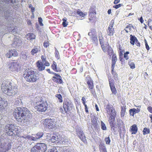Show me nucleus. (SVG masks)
Returning a JSON list of instances; mask_svg holds the SVG:
<instances>
[{
  "instance_id": "1",
  "label": "nucleus",
  "mask_w": 152,
  "mask_h": 152,
  "mask_svg": "<svg viewBox=\"0 0 152 152\" xmlns=\"http://www.w3.org/2000/svg\"><path fill=\"white\" fill-rule=\"evenodd\" d=\"M13 114L18 121L25 124V125L29 121V119L31 116L30 112L28 110L23 107H18L15 109Z\"/></svg>"
},
{
  "instance_id": "2",
  "label": "nucleus",
  "mask_w": 152,
  "mask_h": 152,
  "mask_svg": "<svg viewBox=\"0 0 152 152\" xmlns=\"http://www.w3.org/2000/svg\"><path fill=\"white\" fill-rule=\"evenodd\" d=\"M23 76L26 80L29 82L34 83L39 79L37 72L28 69L23 72Z\"/></svg>"
},
{
  "instance_id": "3",
  "label": "nucleus",
  "mask_w": 152,
  "mask_h": 152,
  "mask_svg": "<svg viewBox=\"0 0 152 152\" xmlns=\"http://www.w3.org/2000/svg\"><path fill=\"white\" fill-rule=\"evenodd\" d=\"M35 108L39 112L45 111L47 110L48 104L46 101L43 100L42 97L37 96L35 98Z\"/></svg>"
},
{
  "instance_id": "4",
  "label": "nucleus",
  "mask_w": 152,
  "mask_h": 152,
  "mask_svg": "<svg viewBox=\"0 0 152 152\" xmlns=\"http://www.w3.org/2000/svg\"><path fill=\"white\" fill-rule=\"evenodd\" d=\"M47 150V145L43 143H38L31 148L30 152H45Z\"/></svg>"
},
{
  "instance_id": "5",
  "label": "nucleus",
  "mask_w": 152,
  "mask_h": 152,
  "mask_svg": "<svg viewBox=\"0 0 152 152\" xmlns=\"http://www.w3.org/2000/svg\"><path fill=\"white\" fill-rule=\"evenodd\" d=\"M73 105L72 101L68 98L64 99L63 104V107L65 109L69 112L73 108Z\"/></svg>"
},
{
  "instance_id": "6",
  "label": "nucleus",
  "mask_w": 152,
  "mask_h": 152,
  "mask_svg": "<svg viewBox=\"0 0 152 152\" xmlns=\"http://www.w3.org/2000/svg\"><path fill=\"white\" fill-rule=\"evenodd\" d=\"M88 35L92 42L94 43L97 45L98 43V40L96 34V32L95 29H92L90 31L88 34Z\"/></svg>"
},
{
  "instance_id": "7",
  "label": "nucleus",
  "mask_w": 152,
  "mask_h": 152,
  "mask_svg": "<svg viewBox=\"0 0 152 152\" xmlns=\"http://www.w3.org/2000/svg\"><path fill=\"white\" fill-rule=\"evenodd\" d=\"M43 124L46 129H53L56 126L55 122L51 119H45Z\"/></svg>"
},
{
  "instance_id": "8",
  "label": "nucleus",
  "mask_w": 152,
  "mask_h": 152,
  "mask_svg": "<svg viewBox=\"0 0 152 152\" xmlns=\"http://www.w3.org/2000/svg\"><path fill=\"white\" fill-rule=\"evenodd\" d=\"M43 132H38L36 134H32V136L27 135L26 137L23 136V137L27 138L29 140L33 141H36L37 140L41 138L43 135Z\"/></svg>"
},
{
  "instance_id": "9",
  "label": "nucleus",
  "mask_w": 152,
  "mask_h": 152,
  "mask_svg": "<svg viewBox=\"0 0 152 152\" xmlns=\"http://www.w3.org/2000/svg\"><path fill=\"white\" fill-rule=\"evenodd\" d=\"M76 131L79 138L84 143L87 142L85 136L82 130L80 127H78L76 128Z\"/></svg>"
},
{
  "instance_id": "10",
  "label": "nucleus",
  "mask_w": 152,
  "mask_h": 152,
  "mask_svg": "<svg viewBox=\"0 0 152 152\" xmlns=\"http://www.w3.org/2000/svg\"><path fill=\"white\" fill-rule=\"evenodd\" d=\"M108 81L112 93L115 95H116L117 94V91L114 84V80L113 79H111V78H109Z\"/></svg>"
},
{
  "instance_id": "11",
  "label": "nucleus",
  "mask_w": 152,
  "mask_h": 152,
  "mask_svg": "<svg viewBox=\"0 0 152 152\" xmlns=\"http://www.w3.org/2000/svg\"><path fill=\"white\" fill-rule=\"evenodd\" d=\"M19 131L17 126H15L10 124V136L16 135L18 134Z\"/></svg>"
},
{
  "instance_id": "12",
  "label": "nucleus",
  "mask_w": 152,
  "mask_h": 152,
  "mask_svg": "<svg viewBox=\"0 0 152 152\" xmlns=\"http://www.w3.org/2000/svg\"><path fill=\"white\" fill-rule=\"evenodd\" d=\"M9 85L10 83L9 82H7V81H5L2 83L1 89L4 93L7 94L8 92Z\"/></svg>"
},
{
  "instance_id": "13",
  "label": "nucleus",
  "mask_w": 152,
  "mask_h": 152,
  "mask_svg": "<svg viewBox=\"0 0 152 152\" xmlns=\"http://www.w3.org/2000/svg\"><path fill=\"white\" fill-rule=\"evenodd\" d=\"M91 122L95 130L96 131H99V124L95 116H93L91 118Z\"/></svg>"
},
{
  "instance_id": "14",
  "label": "nucleus",
  "mask_w": 152,
  "mask_h": 152,
  "mask_svg": "<svg viewBox=\"0 0 152 152\" xmlns=\"http://www.w3.org/2000/svg\"><path fill=\"white\" fill-rule=\"evenodd\" d=\"M22 41L20 38L15 37L13 40V42L12 44V46L14 47H19L20 46Z\"/></svg>"
},
{
  "instance_id": "15",
  "label": "nucleus",
  "mask_w": 152,
  "mask_h": 152,
  "mask_svg": "<svg viewBox=\"0 0 152 152\" xmlns=\"http://www.w3.org/2000/svg\"><path fill=\"white\" fill-rule=\"evenodd\" d=\"M12 83H10V96H14L18 91V88L16 85L15 84H14L11 85Z\"/></svg>"
},
{
  "instance_id": "16",
  "label": "nucleus",
  "mask_w": 152,
  "mask_h": 152,
  "mask_svg": "<svg viewBox=\"0 0 152 152\" xmlns=\"http://www.w3.org/2000/svg\"><path fill=\"white\" fill-rule=\"evenodd\" d=\"M19 68V64L16 62H13L10 66V70L11 71H17Z\"/></svg>"
},
{
  "instance_id": "17",
  "label": "nucleus",
  "mask_w": 152,
  "mask_h": 152,
  "mask_svg": "<svg viewBox=\"0 0 152 152\" xmlns=\"http://www.w3.org/2000/svg\"><path fill=\"white\" fill-rule=\"evenodd\" d=\"M58 111L59 113H61V115L63 117H65L68 114H69V112L66 110H65V109L63 108V109L62 107H59Z\"/></svg>"
},
{
  "instance_id": "18",
  "label": "nucleus",
  "mask_w": 152,
  "mask_h": 152,
  "mask_svg": "<svg viewBox=\"0 0 152 152\" xmlns=\"http://www.w3.org/2000/svg\"><path fill=\"white\" fill-rule=\"evenodd\" d=\"M96 14V12L94 9V8L91 7L90 9L89 10V16L90 17L89 18V20L90 22H93L94 21H92L94 15H95Z\"/></svg>"
},
{
  "instance_id": "19",
  "label": "nucleus",
  "mask_w": 152,
  "mask_h": 152,
  "mask_svg": "<svg viewBox=\"0 0 152 152\" xmlns=\"http://www.w3.org/2000/svg\"><path fill=\"white\" fill-rule=\"evenodd\" d=\"M7 105V102L2 100V98L0 97V110L4 109Z\"/></svg>"
},
{
  "instance_id": "20",
  "label": "nucleus",
  "mask_w": 152,
  "mask_h": 152,
  "mask_svg": "<svg viewBox=\"0 0 152 152\" xmlns=\"http://www.w3.org/2000/svg\"><path fill=\"white\" fill-rule=\"evenodd\" d=\"M60 137V136L59 135L53 134L50 138V142H51L52 143H54L58 140Z\"/></svg>"
},
{
  "instance_id": "21",
  "label": "nucleus",
  "mask_w": 152,
  "mask_h": 152,
  "mask_svg": "<svg viewBox=\"0 0 152 152\" xmlns=\"http://www.w3.org/2000/svg\"><path fill=\"white\" fill-rule=\"evenodd\" d=\"M37 64L38 69L39 71H42L45 69V66L44 64L41 62H40L39 61H38L37 62Z\"/></svg>"
},
{
  "instance_id": "22",
  "label": "nucleus",
  "mask_w": 152,
  "mask_h": 152,
  "mask_svg": "<svg viewBox=\"0 0 152 152\" xmlns=\"http://www.w3.org/2000/svg\"><path fill=\"white\" fill-rule=\"evenodd\" d=\"M140 111V110L138 108L137 109H131L129 110V114L130 115L134 116V114L138 113Z\"/></svg>"
},
{
  "instance_id": "23",
  "label": "nucleus",
  "mask_w": 152,
  "mask_h": 152,
  "mask_svg": "<svg viewBox=\"0 0 152 152\" xmlns=\"http://www.w3.org/2000/svg\"><path fill=\"white\" fill-rule=\"evenodd\" d=\"M52 69L55 72H60L61 70L57 68V64L56 63L53 61V64L51 66Z\"/></svg>"
},
{
  "instance_id": "24",
  "label": "nucleus",
  "mask_w": 152,
  "mask_h": 152,
  "mask_svg": "<svg viewBox=\"0 0 152 152\" xmlns=\"http://www.w3.org/2000/svg\"><path fill=\"white\" fill-rule=\"evenodd\" d=\"M53 78L56 79L55 81L58 83L61 84L63 83L61 76L58 75L55 76H53Z\"/></svg>"
},
{
  "instance_id": "25",
  "label": "nucleus",
  "mask_w": 152,
  "mask_h": 152,
  "mask_svg": "<svg viewBox=\"0 0 152 152\" xmlns=\"http://www.w3.org/2000/svg\"><path fill=\"white\" fill-rule=\"evenodd\" d=\"M130 36V43L132 45H134L136 41H137V38L134 35L131 34Z\"/></svg>"
},
{
  "instance_id": "26",
  "label": "nucleus",
  "mask_w": 152,
  "mask_h": 152,
  "mask_svg": "<svg viewBox=\"0 0 152 152\" xmlns=\"http://www.w3.org/2000/svg\"><path fill=\"white\" fill-rule=\"evenodd\" d=\"M110 126L111 128V131L114 133H115L116 130L115 129L117 127V126L115 123L110 124Z\"/></svg>"
},
{
  "instance_id": "27",
  "label": "nucleus",
  "mask_w": 152,
  "mask_h": 152,
  "mask_svg": "<svg viewBox=\"0 0 152 152\" xmlns=\"http://www.w3.org/2000/svg\"><path fill=\"white\" fill-rule=\"evenodd\" d=\"M132 134H135L137 131V128L136 124H134L131 126Z\"/></svg>"
},
{
  "instance_id": "28",
  "label": "nucleus",
  "mask_w": 152,
  "mask_h": 152,
  "mask_svg": "<svg viewBox=\"0 0 152 152\" xmlns=\"http://www.w3.org/2000/svg\"><path fill=\"white\" fill-rule=\"evenodd\" d=\"M99 146L101 152H107L106 148L104 144L100 143Z\"/></svg>"
},
{
  "instance_id": "29",
  "label": "nucleus",
  "mask_w": 152,
  "mask_h": 152,
  "mask_svg": "<svg viewBox=\"0 0 152 152\" xmlns=\"http://www.w3.org/2000/svg\"><path fill=\"white\" fill-rule=\"evenodd\" d=\"M27 39L28 40L34 39L35 38V35L33 33H28L27 34Z\"/></svg>"
},
{
  "instance_id": "30",
  "label": "nucleus",
  "mask_w": 152,
  "mask_h": 152,
  "mask_svg": "<svg viewBox=\"0 0 152 152\" xmlns=\"http://www.w3.org/2000/svg\"><path fill=\"white\" fill-rule=\"evenodd\" d=\"M18 53L15 50H10V58L12 56H18Z\"/></svg>"
},
{
  "instance_id": "31",
  "label": "nucleus",
  "mask_w": 152,
  "mask_h": 152,
  "mask_svg": "<svg viewBox=\"0 0 152 152\" xmlns=\"http://www.w3.org/2000/svg\"><path fill=\"white\" fill-rule=\"evenodd\" d=\"M113 106L111 105L108 104L106 106V109L107 112L109 113L111 112L112 109H113Z\"/></svg>"
},
{
  "instance_id": "32",
  "label": "nucleus",
  "mask_w": 152,
  "mask_h": 152,
  "mask_svg": "<svg viewBox=\"0 0 152 152\" xmlns=\"http://www.w3.org/2000/svg\"><path fill=\"white\" fill-rule=\"evenodd\" d=\"M117 123L119 127L121 128L122 127H123L124 123L121 120L118 118L117 119Z\"/></svg>"
},
{
  "instance_id": "33",
  "label": "nucleus",
  "mask_w": 152,
  "mask_h": 152,
  "mask_svg": "<svg viewBox=\"0 0 152 152\" xmlns=\"http://www.w3.org/2000/svg\"><path fill=\"white\" fill-rule=\"evenodd\" d=\"M87 83L88 85L89 89H92L94 88V85L93 80L90 82H87Z\"/></svg>"
},
{
  "instance_id": "34",
  "label": "nucleus",
  "mask_w": 152,
  "mask_h": 152,
  "mask_svg": "<svg viewBox=\"0 0 152 152\" xmlns=\"http://www.w3.org/2000/svg\"><path fill=\"white\" fill-rule=\"evenodd\" d=\"M114 33V31L113 28H108L107 30V34L108 35L111 36L113 35Z\"/></svg>"
},
{
  "instance_id": "35",
  "label": "nucleus",
  "mask_w": 152,
  "mask_h": 152,
  "mask_svg": "<svg viewBox=\"0 0 152 152\" xmlns=\"http://www.w3.org/2000/svg\"><path fill=\"white\" fill-rule=\"evenodd\" d=\"M55 52L54 53L55 56L56 58H57L58 60L60 58V56L59 55V53L57 50V48L55 47Z\"/></svg>"
},
{
  "instance_id": "36",
  "label": "nucleus",
  "mask_w": 152,
  "mask_h": 152,
  "mask_svg": "<svg viewBox=\"0 0 152 152\" xmlns=\"http://www.w3.org/2000/svg\"><path fill=\"white\" fill-rule=\"evenodd\" d=\"M10 27V31L14 35L15 34L17 33L18 32V28L17 27H15L13 28H11Z\"/></svg>"
},
{
  "instance_id": "37",
  "label": "nucleus",
  "mask_w": 152,
  "mask_h": 152,
  "mask_svg": "<svg viewBox=\"0 0 152 152\" xmlns=\"http://www.w3.org/2000/svg\"><path fill=\"white\" fill-rule=\"evenodd\" d=\"M38 48H37V47H35L31 50V54L32 55H34L35 54L38 52Z\"/></svg>"
},
{
  "instance_id": "38",
  "label": "nucleus",
  "mask_w": 152,
  "mask_h": 152,
  "mask_svg": "<svg viewBox=\"0 0 152 152\" xmlns=\"http://www.w3.org/2000/svg\"><path fill=\"white\" fill-rule=\"evenodd\" d=\"M21 56L24 59H26L27 57V53L25 52L22 51L21 53Z\"/></svg>"
},
{
  "instance_id": "39",
  "label": "nucleus",
  "mask_w": 152,
  "mask_h": 152,
  "mask_svg": "<svg viewBox=\"0 0 152 152\" xmlns=\"http://www.w3.org/2000/svg\"><path fill=\"white\" fill-rule=\"evenodd\" d=\"M126 111V107L124 106L121 107V117L124 116L125 112Z\"/></svg>"
},
{
  "instance_id": "40",
  "label": "nucleus",
  "mask_w": 152,
  "mask_h": 152,
  "mask_svg": "<svg viewBox=\"0 0 152 152\" xmlns=\"http://www.w3.org/2000/svg\"><path fill=\"white\" fill-rule=\"evenodd\" d=\"M21 104V100L20 99H17L14 103V105L18 106Z\"/></svg>"
},
{
  "instance_id": "41",
  "label": "nucleus",
  "mask_w": 152,
  "mask_h": 152,
  "mask_svg": "<svg viewBox=\"0 0 152 152\" xmlns=\"http://www.w3.org/2000/svg\"><path fill=\"white\" fill-rule=\"evenodd\" d=\"M150 130L149 128H144L143 132L144 135L146 134L149 133Z\"/></svg>"
},
{
  "instance_id": "42",
  "label": "nucleus",
  "mask_w": 152,
  "mask_h": 152,
  "mask_svg": "<svg viewBox=\"0 0 152 152\" xmlns=\"http://www.w3.org/2000/svg\"><path fill=\"white\" fill-rule=\"evenodd\" d=\"M109 114H110V117L112 118L114 117V118H115L116 114L114 109H112L111 112Z\"/></svg>"
},
{
  "instance_id": "43",
  "label": "nucleus",
  "mask_w": 152,
  "mask_h": 152,
  "mask_svg": "<svg viewBox=\"0 0 152 152\" xmlns=\"http://www.w3.org/2000/svg\"><path fill=\"white\" fill-rule=\"evenodd\" d=\"M107 53H108V55L110 56H111V55L113 53V50L112 48L110 47L109 46L108 47V50H107Z\"/></svg>"
},
{
  "instance_id": "44",
  "label": "nucleus",
  "mask_w": 152,
  "mask_h": 152,
  "mask_svg": "<svg viewBox=\"0 0 152 152\" xmlns=\"http://www.w3.org/2000/svg\"><path fill=\"white\" fill-rule=\"evenodd\" d=\"M101 128L102 129L105 130L107 129V127L104 123L102 121H101Z\"/></svg>"
},
{
  "instance_id": "45",
  "label": "nucleus",
  "mask_w": 152,
  "mask_h": 152,
  "mask_svg": "<svg viewBox=\"0 0 152 152\" xmlns=\"http://www.w3.org/2000/svg\"><path fill=\"white\" fill-rule=\"evenodd\" d=\"M117 60L116 55L115 54H113L112 57V62L116 63Z\"/></svg>"
},
{
  "instance_id": "46",
  "label": "nucleus",
  "mask_w": 152,
  "mask_h": 152,
  "mask_svg": "<svg viewBox=\"0 0 152 152\" xmlns=\"http://www.w3.org/2000/svg\"><path fill=\"white\" fill-rule=\"evenodd\" d=\"M109 119V123L110 124L115 123V118H114V117L112 118L110 117Z\"/></svg>"
},
{
  "instance_id": "47",
  "label": "nucleus",
  "mask_w": 152,
  "mask_h": 152,
  "mask_svg": "<svg viewBox=\"0 0 152 152\" xmlns=\"http://www.w3.org/2000/svg\"><path fill=\"white\" fill-rule=\"evenodd\" d=\"M118 49L119 50V56H123V51L122 49H121V47L120 45H119L118 46Z\"/></svg>"
},
{
  "instance_id": "48",
  "label": "nucleus",
  "mask_w": 152,
  "mask_h": 152,
  "mask_svg": "<svg viewBox=\"0 0 152 152\" xmlns=\"http://www.w3.org/2000/svg\"><path fill=\"white\" fill-rule=\"evenodd\" d=\"M56 97L58 98L59 102H63L62 96L61 94H56Z\"/></svg>"
},
{
  "instance_id": "49",
  "label": "nucleus",
  "mask_w": 152,
  "mask_h": 152,
  "mask_svg": "<svg viewBox=\"0 0 152 152\" xmlns=\"http://www.w3.org/2000/svg\"><path fill=\"white\" fill-rule=\"evenodd\" d=\"M129 64L131 69H134L135 68V64L134 62L129 61Z\"/></svg>"
},
{
  "instance_id": "50",
  "label": "nucleus",
  "mask_w": 152,
  "mask_h": 152,
  "mask_svg": "<svg viewBox=\"0 0 152 152\" xmlns=\"http://www.w3.org/2000/svg\"><path fill=\"white\" fill-rule=\"evenodd\" d=\"M148 24L150 29L152 30V20L151 19H149L148 20Z\"/></svg>"
},
{
  "instance_id": "51",
  "label": "nucleus",
  "mask_w": 152,
  "mask_h": 152,
  "mask_svg": "<svg viewBox=\"0 0 152 152\" xmlns=\"http://www.w3.org/2000/svg\"><path fill=\"white\" fill-rule=\"evenodd\" d=\"M52 136V135L50 133L47 134V136H46L47 140L49 142H50V138H51V137Z\"/></svg>"
},
{
  "instance_id": "52",
  "label": "nucleus",
  "mask_w": 152,
  "mask_h": 152,
  "mask_svg": "<svg viewBox=\"0 0 152 152\" xmlns=\"http://www.w3.org/2000/svg\"><path fill=\"white\" fill-rule=\"evenodd\" d=\"M38 22H39V25H40V26H43V24L42 23V18L41 17L38 18Z\"/></svg>"
},
{
  "instance_id": "53",
  "label": "nucleus",
  "mask_w": 152,
  "mask_h": 152,
  "mask_svg": "<svg viewBox=\"0 0 152 152\" xmlns=\"http://www.w3.org/2000/svg\"><path fill=\"white\" fill-rule=\"evenodd\" d=\"M49 42L48 41H44L43 42V46L45 48H47L49 46Z\"/></svg>"
},
{
  "instance_id": "54",
  "label": "nucleus",
  "mask_w": 152,
  "mask_h": 152,
  "mask_svg": "<svg viewBox=\"0 0 152 152\" xmlns=\"http://www.w3.org/2000/svg\"><path fill=\"white\" fill-rule=\"evenodd\" d=\"M119 58L122 64H123L125 63V60L123 58V56H119Z\"/></svg>"
},
{
  "instance_id": "55",
  "label": "nucleus",
  "mask_w": 152,
  "mask_h": 152,
  "mask_svg": "<svg viewBox=\"0 0 152 152\" xmlns=\"http://www.w3.org/2000/svg\"><path fill=\"white\" fill-rule=\"evenodd\" d=\"M105 141L106 142V143L107 144H109L110 143V140L109 137H108L105 138Z\"/></svg>"
},
{
  "instance_id": "56",
  "label": "nucleus",
  "mask_w": 152,
  "mask_h": 152,
  "mask_svg": "<svg viewBox=\"0 0 152 152\" xmlns=\"http://www.w3.org/2000/svg\"><path fill=\"white\" fill-rule=\"evenodd\" d=\"M114 23V20H112L108 27L109 28H113Z\"/></svg>"
},
{
  "instance_id": "57",
  "label": "nucleus",
  "mask_w": 152,
  "mask_h": 152,
  "mask_svg": "<svg viewBox=\"0 0 152 152\" xmlns=\"http://www.w3.org/2000/svg\"><path fill=\"white\" fill-rule=\"evenodd\" d=\"M11 6H12V8L15 10H16L18 9V4H13V5H12V4H11Z\"/></svg>"
},
{
  "instance_id": "58",
  "label": "nucleus",
  "mask_w": 152,
  "mask_h": 152,
  "mask_svg": "<svg viewBox=\"0 0 152 152\" xmlns=\"http://www.w3.org/2000/svg\"><path fill=\"white\" fill-rule=\"evenodd\" d=\"M77 13L78 15H79L82 16V17H84V16H85V15L83 14L82 12L80 11H77Z\"/></svg>"
},
{
  "instance_id": "59",
  "label": "nucleus",
  "mask_w": 152,
  "mask_h": 152,
  "mask_svg": "<svg viewBox=\"0 0 152 152\" xmlns=\"http://www.w3.org/2000/svg\"><path fill=\"white\" fill-rule=\"evenodd\" d=\"M132 28H134V26L132 25L129 24L126 26V28H129L130 30Z\"/></svg>"
},
{
  "instance_id": "60",
  "label": "nucleus",
  "mask_w": 152,
  "mask_h": 152,
  "mask_svg": "<svg viewBox=\"0 0 152 152\" xmlns=\"http://www.w3.org/2000/svg\"><path fill=\"white\" fill-rule=\"evenodd\" d=\"M48 152H57V150L56 148H52L49 149Z\"/></svg>"
},
{
  "instance_id": "61",
  "label": "nucleus",
  "mask_w": 152,
  "mask_h": 152,
  "mask_svg": "<svg viewBox=\"0 0 152 152\" xmlns=\"http://www.w3.org/2000/svg\"><path fill=\"white\" fill-rule=\"evenodd\" d=\"M145 44L146 49L147 50H149L150 48L147 42L145 39Z\"/></svg>"
},
{
  "instance_id": "62",
  "label": "nucleus",
  "mask_w": 152,
  "mask_h": 152,
  "mask_svg": "<svg viewBox=\"0 0 152 152\" xmlns=\"http://www.w3.org/2000/svg\"><path fill=\"white\" fill-rule=\"evenodd\" d=\"M18 2V0H10V3L12 4H17Z\"/></svg>"
},
{
  "instance_id": "63",
  "label": "nucleus",
  "mask_w": 152,
  "mask_h": 152,
  "mask_svg": "<svg viewBox=\"0 0 152 152\" xmlns=\"http://www.w3.org/2000/svg\"><path fill=\"white\" fill-rule=\"evenodd\" d=\"M121 4H118L115 5L113 6V7L115 9H118L121 7Z\"/></svg>"
},
{
  "instance_id": "64",
  "label": "nucleus",
  "mask_w": 152,
  "mask_h": 152,
  "mask_svg": "<svg viewBox=\"0 0 152 152\" xmlns=\"http://www.w3.org/2000/svg\"><path fill=\"white\" fill-rule=\"evenodd\" d=\"M86 80L87 81V82H90L91 81V80H93L91 79V77H90L88 76L86 77Z\"/></svg>"
}]
</instances>
